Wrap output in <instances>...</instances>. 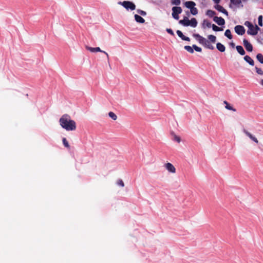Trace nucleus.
<instances>
[{
	"mask_svg": "<svg viewBox=\"0 0 263 263\" xmlns=\"http://www.w3.org/2000/svg\"><path fill=\"white\" fill-rule=\"evenodd\" d=\"M193 36L198 42V43L203 46L205 48L213 50L214 46L211 44L215 43L216 41V37L213 35H209L208 39L200 35L199 34H193Z\"/></svg>",
	"mask_w": 263,
	"mask_h": 263,
	"instance_id": "obj_1",
	"label": "nucleus"
},
{
	"mask_svg": "<svg viewBox=\"0 0 263 263\" xmlns=\"http://www.w3.org/2000/svg\"><path fill=\"white\" fill-rule=\"evenodd\" d=\"M59 123L61 126L67 131H73L77 128L76 122L67 114L62 116L59 119Z\"/></svg>",
	"mask_w": 263,
	"mask_h": 263,
	"instance_id": "obj_2",
	"label": "nucleus"
},
{
	"mask_svg": "<svg viewBox=\"0 0 263 263\" xmlns=\"http://www.w3.org/2000/svg\"><path fill=\"white\" fill-rule=\"evenodd\" d=\"M244 24L248 28V30H247V33L248 34L255 35L260 30V28L256 25H254L249 21L245 22Z\"/></svg>",
	"mask_w": 263,
	"mask_h": 263,
	"instance_id": "obj_3",
	"label": "nucleus"
},
{
	"mask_svg": "<svg viewBox=\"0 0 263 263\" xmlns=\"http://www.w3.org/2000/svg\"><path fill=\"white\" fill-rule=\"evenodd\" d=\"M163 167L164 170L169 174L171 175H175L177 173V169L174 165L172 163L166 161L163 164Z\"/></svg>",
	"mask_w": 263,
	"mask_h": 263,
	"instance_id": "obj_4",
	"label": "nucleus"
},
{
	"mask_svg": "<svg viewBox=\"0 0 263 263\" xmlns=\"http://www.w3.org/2000/svg\"><path fill=\"white\" fill-rule=\"evenodd\" d=\"M242 132L245 134V135L251 141L255 143L256 144L259 143V140L257 137L251 132L249 131L248 129L246 128H243L242 129Z\"/></svg>",
	"mask_w": 263,
	"mask_h": 263,
	"instance_id": "obj_5",
	"label": "nucleus"
},
{
	"mask_svg": "<svg viewBox=\"0 0 263 263\" xmlns=\"http://www.w3.org/2000/svg\"><path fill=\"white\" fill-rule=\"evenodd\" d=\"M119 4L123 6L127 10L130 9L131 10H133L136 8L135 5L133 3L129 1L119 2Z\"/></svg>",
	"mask_w": 263,
	"mask_h": 263,
	"instance_id": "obj_6",
	"label": "nucleus"
},
{
	"mask_svg": "<svg viewBox=\"0 0 263 263\" xmlns=\"http://www.w3.org/2000/svg\"><path fill=\"white\" fill-rule=\"evenodd\" d=\"M248 0H231V4L230 5V7L233 8V6H235L237 8H242L243 7L242 3H245Z\"/></svg>",
	"mask_w": 263,
	"mask_h": 263,
	"instance_id": "obj_7",
	"label": "nucleus"
},
{
	"mask_svg": "<svg viewBox=\"0 0 263 263\" xmlns=\"http://www.w3.org/2000/svg\"><path fill=\"white\" fill-rule=\"evenodd\" d=\"M172 16L175 20L179 19V14L182 12V9L180 7H173L172 8Z\"/></svg>",
	"mask_w": 263,
	"mask_h": 263,
	"instance_id": "obj_8",
	"label": "nucleus"
},
{
	"mask_svg": "<svg viewBox=\"0 0 263 263\" xmlns=\"http://www.w3.org/2000/svg\"><path fill=\"white\" fill-rule=\"evenodd\" d=\"M86 48L87 50H89L91 52H101L104 53L107 56V58H108L109 57L108 53L104 51H102L100 47H91L89 46H86Z\"/></svg>",
	"mask_w": 263,
	"mask_h": 263,
	"instance_id": "obj_9",
	"label": "nucleus"
},
{
	"mask_svg": "<svg viewBox=\"0 0 263 263\" xmlns=\"http://www.w3.org/2000/svg\"><path fill=\"white\" fill-rule=\"evenodd\" d=\"M235 32L239 35H243L245 33V28L241 25H237L234 28Z\"/></svg>",
	"mask_w": 263,
	"mask_h": 263,
	"instance_id": "obj_10",
	"label": "nucleus"
},
{
	"mask_svg": "<svg viewBox=\"0 0 263 263\" xmlns=\"http://www.w3.org/2000/svg\"><path fill=\"white\" fill-rule=\"evenodd\" d=\"M243 45L246 50L249 52H251L253 50L252 45L248 42L246 39L243 40Z\"/></svg>",
	"mask_w": 263,
	"mask_h": 263,
	"instance_id": "obj_11",
	"label": "nucleus"
},
{
	"mask_svg": "<svg viewBox=\"0 0 263 263\" xmlns=\"http://www.w3.org/2000/svg\"><path fill=\"white\" fill-rule=\"evenodd\" d=\"M213 21L220 26L224 25L225 24L224 20L221 17L215 16L213 18Z\"/></svg>",
	"mask_w": 263,
	"mask_h": 263,
	"instance_id": "obj_12",
	"label": "nucleus"
},
{
	"mask_svg": "<svg viewBox=\"0 0 263 263\" xmlns=\"http://www.w3.org/2000/svg\"><path fill=\"white\" fill-rule=\"evenodd\" d=\"M215 8L218 11L224 13L227 16H228V12L222 6L219 5H217L215 6Z\"/></svg>",
	"mask_w": 263,
	"mask_h": 263,
	"instance_id": "obj_13",
	"label": "nucleus"
},
{
	"mask_svg": "<svg viewBox=\"0 0 263 263\" xmlns=\"http://www.w3.org/2000/svg\"><path fill=\"white\" fill-rule=\"evenodd\" d=\"M177 34L182 40L186 41H190V39L189 37L184 36L181 31L177 30Z\"/></svg>",
	"mask_w": 263,
	"mask_h": 263,
	"instance_id": "obj_14",
	"label": "nucleus"
},
{
	"mask_svg": "<svg viewBox=\"0 0 263 263\" xmlns=\"http://www.w3.org/2000/svg\"><path fill=\"white\" fill-rule=\"evenodd\" d=\"M184 5L186 8H187L191 10V8H193L194 6H195L196 4L195 2H194L193 1H187V2H185L184 3Z\"/></svg>",
	"mask_w": 263,
	"mask_h": 263,
	"instance_id": "obj_15",
	"label": "nucleus"
},
{
	"mask_svg": "<svg viewBox=\"0 0 263 263\" xmlns=\"http://www.w3.org/2000/svg\"><path fill=\"white\" fill-rule=\"evenodd\" d=\"M179 23L184 26H189L190 25V20L187 17H185L183 20L179 21Z\"/></svg>",
	"mask_w": 263,
	"mask_h": 263,
	"instance_id": "obj_16",
	"label": "nucleus"
},
{
	"mask_svg": "<svg viewBox=\"0 0 263 263\" xmlns=\"http://www.w3.org/2000/svg\"><path fill=\"white\" fill-rule=\"evenodd\" d=\"M245 61L249 63L251 66H254V62L253 60L249 55H246L244 57Z\"/></svg>",
	"mask_w": 263,
	"mask_h": 263,
	"instance_id": "obj_17",
	"label": "nucleus"
},
{
	"mask_svg": "<svg viewBox=\"0 0 263 263\" xmlns=\"http://www.w3.org/2000/svg\"><path fill=\"white\" fill-rule=\"evenodd\" d=\"M212 24L207 20H204L202 23V27L203 29H205L206 27L210 28L211 27Z\"/></svg>",
	"mask_w": 263,
	"mask_h": 263,
	"instance_id": "obj_18",
	"label": "nucleus"
},
{
	"mask_svg": "<svg viewBox=\"0 0 263 263\" xmlns=\"http://www.w3.org/2000/svg\"><path fill=\"white\" fill-rule=\"evenodd\" d=\"M134 17H135V21L137 23L142 24L145 22V20L143 17H142L141 16H140V15H139L138 14H135L134 15Z\"/></svg>",
	"mask_w": 263,
	"mask_h": 263,
	"instance_id": "obj_19",
	"label": "nucleus"
},
{
	"mask_svg": "<svg viewBox=\"0 0 263 263\" xmlns=\"http://www.w3.org/2000/svg\"><path fill=\"white\" fill-rule=\"evenodd\" d=\"M223 103L226 105H225V108L227 109L230 110H232V111H233L234 112H235L236 111V109L233 108V107L227 101H224L223 102Z\"/></svg>",
	"mask_w": 263,
	"mask_h": 263,
	"instance_id": "obj_20",
	"label": "nucleus"
},
{
	"mask_svg": "<svg viewBox=\"0 0 263 263\" xmlns=\"http://www.w3.org/2000/svg\"><path fill=\"white\" fill-rule=\"evenodd\" d=\"M216 48L220 52H224L226 50L225 46L220 43H217Z\"/></svg>",
	"mask_w": 263,
	"mask_h": 263,
	"instance_id": "obj_21",
	"label": "nucleus"
},
{
	"mask_svg": "<svg viewBox=\"0 0 263 263\" xmlns=\"http://www.w3.org/2000/svg\"><path fill=\"white\" fill-rule=\"evenodd\" d=\"M236 50L237 52L241 55H243L245 54V51L244 50L243 47L241 46H237L236 47Z\"/></svg>",
	"mask_w": 263,
	"mask_h": 263,
	"instance_id": "obj_22",
	"label": "nucleus"
},
{
	"mask_svg": "<svg viewBox=\"0 0 263 263\" xmlns=\"http://www.w3.org/2000/svg\"><path fill=\"white\" fill-rule=\"evenodd\" d=\"M190 25L192 27H196L197 25V21L195 18H192L190 20Z\"/></svg>",
	"mask_w": 263,
	"mask_h": 263,
	"instance_id": "obj_23",
	"label": "nucleus"
},
{
	"mask_svg": "<svg viewBox=\"0 0 263 263\" xmlns=\"http://www.w3.org/2000/svg\"><path fill=\"white\" fill-rule=\"evenodd\" d=\"M116 184L121 187H123L125 186L124 183L121 179H118L116 181Z\"/></svg>",
	"mask_w": 263,
	"mask_h": 263,
	"instance_id": "obj_24",
	"label": "nucleus"
},
{
	"mask_svg": "<svg viewBox=\"0 0 263 263\" xmlns=\"http://www.w3.org/2000/svg\"><path fill=\"white\" fill-rule=\"evenodd\" d=\"M211 27H212L213 30L215 31H220L223 30L222 28L217 26L215 24H212Z\"/></svg>",
	"mask_w": 263,
	"mask_h": 263,
	"instance_id": "obj_25",
	"label": "nucleus"
},
{
	"mask_svg": "<svg viewBox=\"0 0 263 263\" xmlns=\"http://www.w3.org/2000/svg\"><path fill=\"white\" fill-rule=\"evenodd\" d=\"M224 35L229 39H232V35L231 34V32L230 30H229V29H227L226 30Z\"/></svg>",
	"mask_w": 263,
	"mask_h": 263,
	"instance_id": "obj_26",
	"label": "nucleus"
},
{
	"mask_svg": "<svg viewBox=\"0 0 263 263\" xmlns=\"http://www.w3.org/2000/svg\"><path fill=\"white\" fill-rule=\"evenodd\" d=\"M109 117L111 118L113 120H116L117 119V115L113 112L110 111L108 113Z\"/></svg>",
	"mask_w": 263,
	"mask_h": 263,
	"instance_id": "obj_27",
	"label": "nucleus"
},
{
	"mask_svg": "<svg viewBox=\"0 0 263 263\" xmlns=\"http://www.w3.org/2000/svg\"><path fill=\"white\" fill-rule=\"evenodd\" d=\"M257 60L261 64H263V55L261 53H258L256 55Z\"/></svg>",
	"mask_w": 263,
	"mask_h": 263,
	"instance_id": "obj_28",
	"label": "nucleus"
},
{
	"mask_svg": "<svg viewBox=\"0 0 263 263\" xmlns=\"http://www.w3.org/2000/svg\"><path fill=\"white\" fill-rule=\"evenodd\" d=\"M215 14L216 13L214 11L211 10H208L206 12V15L211 17H213Z\"/></svg>",
	"mask_w": 263,
	"mask_h": 263,
	"instance_id": "obj_29",
	"label": "nucleus"
},
{
	"mask_svg": "<svg viewBox=\"0 0 263 263\" xmlns=\"http://www.w3.org/2000/svg\"><path fill=\"white\" fill-rule=\"evenodd\" d=\"M184 49L190 53H193L194 52L193 48L190 46H185Z\"/></svg>",
	"mask_w": 263,
	"mask_h": 263,
	"instance_id": "obj_30",
	"label": "nucleus"
},
{
	"mask_svg": "<svg viewBox=\"0 0 263 263\" xmlns=\"http://www.w3.org/2000/svg\"><path fill=\"white\" fill-rule=\"evenodd\" d=\"M190 12L193 15H195L198 13V9L194 6V7L191 8Z\"/></svg>",
	"mask_w": 263,
	"mask_h": 263,
	"instance_id": "obj_31",
	"label": "nucleus"
},
{
	"mask_svg": "<svg viewBox=\"0 0 263 263\" xmlns=\"http://www.w3.org/2000/svg\"><path fill=\"white\" fill-rule=\"evenodd\" d=\"M255 70H256V72L260 76H262L263 75V70L261 69V68H258L257 67H255Z\"/></svg>",
	"mask_w": 263,
	"mask_h": 263,
	"instance_id": "obj_32",
	"label": "nucleus"
},
{
	"mask_svg": "<svg viewBox=\"0 0 263 263\" xmlns=\"http://www.w3.org/2000/svg\"><path fill=\"white\" fill-rule=\"evenodd\" d=\"M62 141H63V144L64 145V146L66 147H67V148L69 147V145L68 144V141H67V140H66V139L65 138H63Z\"/></svg>",
	"mask_w": 263,
	"mask_h": 263,
	"instance_id": "obj_33",
	"label": "nucleus"
},
{
	"mask_svg": "<svg viewBox=\"0 0 263 263\" xmlns=\"http://www.w3.org/2000/svg\"><path fill=\"white\" fill-rule=\"evenodd\" d=\"M193 48L195 51L197 52H201L202 51L201 48L196 46V45H193Z\"/></svg>",
	"mask_w": 263,
	"mask_h": 263,
	"instance_id": "obj_34",
	"label": "nucleus"
},
{
	"mask_svg": "<svg viewBox=\"0 0 263 263\" xmlns=\"http://www.w3.org/2000/svg\"><path fill=\"white\" fill-rule=\"evenodd\" d=\"M258 25L260 26H262V16L259 15L258 18Z\"/></svg>",
	"mask_w": 263,
	"mask_h": 263,
	"instance_id": "obj_35",
	"label": "nucleus"
},
{
	"mask_svg": "<svg viewBox=\"0 0 263 263\" xmlns=\"http://www.w3.org/2000/svg\"><path fill=\"white\" fill-rule=\"evenodd\" d=\"M173 139L174 140L177 141L178 143H179L181 141L180 138L179 136L175 135L174 136Z\"/></svg>",
	"mask_w": 263,
	"mask_h": 263,
	"instance_id": "obj_36",
	"label": "nucleus"
},
{
	"mask_svg": "<svg viewBox=\"0 0 263 263\" xmlns=\"http://www.w3.org/2000/svg\"><path fill=\"white\" fill-rule=\"evenodd\" d=\"M171 2L173 5H179L180 4V0H172Z\"/></svg>",
	"mask_w": 263,
	"mask_h": 263,
	"instance_id": "obj_37",
	"label": "nucleus"
},
{
	"mask_svg": "<svg viewBox=\"0 0 263 263\" xmlns=\"http://www.w3.org/2000/svg\"><path fill=\"white\" fill-rule=\"evenodd\" d=\"M137 12L142 16H145L146 15V12L141 10H138Z\"/></svg>",
	"mask_w": 263,
	"mask_h": 263,
	"instance_id": "obj_38",
	"label": "nucleus"
},
{
	"mask_svg": "<svg viewBox=\"0 0 263 263\" xmlns=\"http://www.w3.org/2000/svg\"><path fill=\"white\" fill-rule=\"evenodd\" d=\"M166 31H167L168 33H170V34H171V35H174V32H173V30H172L171 29H170V28H167V29H166Z\"/></svg>",
	"mask_w": 263,
	"mask_h": 263,
	"instance_id": "obj_39",
	"label": "nucleus"
},
{
	"mask_svg": "<svg viewBox=\"0 0 263 263\" xmlns=\"http://www.w3.org/2000/svg\"><path fill=\"white\" fill-rule=\"evenodd\" d=\"M213 1L217 4L220 2V0H213Z\"/></svg>",
	"mask_w": 263,
	"mask_h": 263,
	"instance_id": "obj_40",
	"label": "nucleus"
},
{
	"mask_svg": "<svg viewBox=\"0 0 263 263\" xmlns=\"http://www.w3.org/2000/svg\"><path fill=\"white\" fill-rule=\"evenodd\" d=\"M260 84H261V85H262V86H263V79H262V80H261V81H260Z\"/></svg>",
	"mask_w": 263,
	"mask_h": 263,
	"instance_id": "obj_41",
	"label": "nucleus"
},
{
	"mask_svg": "<svg viewBox=\"0 0 263 263\" xmlns=\"http://www.w3.org/2000/svg\"><path fill=\"white\" fill-rule=\"evenodd\" d=\"M231 45L232 47H234L235 44H234V43H231Z\"/></svg>",
	"mask_w": 263,
	"mask_h": 263,
	"instance_id": "obj_42",
	"label": "nucleus"
}]
</instances>
